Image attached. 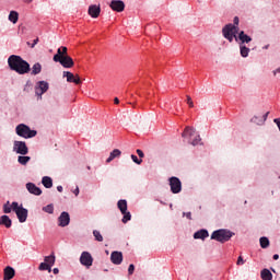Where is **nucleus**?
<instances>
[{"label": "nucleus", "instance_id": "nucleus-31", "mask_svg": "<svg viewBox=\"0 0 280 280\" xmlns=\"http://www.w3.org/2000/svg\"><path fill=\"white\" fill-rule=\"evenodd\" d=\"M63 78H67V82H73V80L75 79L73 73L69 71H63Z\"/></svg>", "mask_w": 280, "mask_h": 280}, {"label": "nucleus", "instance_id": "nucleus-33", "mask_svg": "<svg viewBox=\"0 0 280 280\" xmlns=\"http://www.w3.org/2000/svg\"><path fill=\"white\" fill-rule=\"evenodd\" d=\"M122 215H124L122 217V223L124 224H126L127 222H130L132 215L130 214V212H128V210L125 211V213H122Z\"/></svg>", "mask_w": 280, "mask_h": 280}, {"label": "nucleus", "instance_id": "nucleus-30", "mask_svg": "<svg viewBox=\"0 0 280 280\" xmlns=\"http://www.w3.org/2000/svg\"><path fill=\"white\" fill-rule=\"evenodd\" d=\"M260 246L261 248H268L270 246V241L268 240V237H260Z\"/></svg>", "mask_w": 280, "mask_h": 280}, {"label": "nucleus", "instance_id": "nucleus-16", "mask_svg": "<svg viewBox=\"0 0 280 280\" xmlns=\"http://www.w3.org/2000/svg\"><path fill=\"white\" fill-rule=\"evenodd\" d=\"M15 275H16V271L14 270V268L8 266V267L4 268L3 279L4 280H12V279H14Z\"/></svg>", "mask_w": 280, "mask_h": 280}, {"label": "nucleus", "instance_id": "nucleus-15", "mask_svg": "<svg viewBox=\"0 0 280 280\" xmlns=\"http://www.w3.org/2000/svg\"><path fill=\"white\" fill-rule=\"evenodd\" d=\"M101 12H102V9L100 8V5H96V4L90 5L88 10V13L90 14V16H92V19H97Z\"/></svg>", "mask_w": 280, "mask_h": 280}, {"label": "nucleus", "instance_id": "nucleus-41", "mask_svg": "<svg viewBox=\"0 0 280 280\" xmlns=\"http://www.w3.org/2000/svg\"><path fill=\"white\" fill-rule=\"evenodd\" d=\"M244 264H245L244 258L242 256H238L236 266H244Z\"/></svg>", "mask_w": 280, "mask_h": 280}, {"label": "nucleus", "instance_id": "nucleus-38", "mask_svg": "<svg viewBox=\"0 0 280 280\" xmlns=\"http://www.w3.org/2000/svg\"><path fill=\"white\" fill-rule=\"evenodd\" d=\"M39 270H48V272H51V268L49 267V265H47V262H42L39 265Z\"/></svg>", "mask_w": 280, "mask_h": 280}, {"label": "nucleus", "instance_id": "nucleus-42", "mask_svg": "<svg viewBox=\"0 0 280 280\" xmlns=\"http://www.w3.org/2000/svg\"><path fill=\"white\" fill-rule=\"evenodd\" d=\"M27 45H28L32 49H34V47H36V45H38V38L34 39L32 45L30 44V42H27Z\"/></svg>", "mask_w": 280, "mask_h": 280}, {"label": "nucleus", "instance_id": "nucleus-11", "mask_svg": "<svg viewBox=\"0 0 280 280\" xmlns=\"http://www.w3.org/2000/svg\"><path fill=\"white\" fill-rule=\"evenodd\" d=\"M58 226H69V223L71 222V217L69 215V212H61V214L58 218Z\"/></svg>", "mask_w": 280, "mask_h": 280}, {"label": "nucleus", "instance_id": "nucleus-2", "mask_svg": "<svg viewBox=\"0 0 280 280\" xmlns=\"http://www.w3.org/2000/svg\"><path fill=\"white\" fill-rule=\"evenodd\" d=\"M240 18H234V24H228L223 27L222 34L226 40L233 43V38L237 42V33L240 32Z\"/></svg>", "mask_w": 280, "mask_h": 280}, {"label": "nucleus", "instance_id": "nucleus-34", "mask_svg": "<svg viewBox=\"0 0 280 280\" xmlns=\"http://www.w3.org/2000/svg\"><path fill=\"white\" fill-rule=\"evenodd\" d=\"M93 235H94L96 242H104V236H102V233H100V231L94 230Z\"/></svg>", "mask_w": 280, "mask_h": 280}, {"label": "nucleus", "instance_id": "nucleus-56", "mask_svg": "<svg viewBox=\"0 0 280 280\" xmlns=\"http://www.w3.org/2000/svg\"><path fill=\"white\" fill-rule=\"evenodd\" d=\"M33 0H23L24 3H32Z\"/></svg>", "mask_w": 280, "mask_h": 280}, {"label": "nucleus", "instance_id": "nucleus-51", "mask_svg": "<svg viewBox=\"0 0 280 280\" xmlns=\"http://www.w3.org/2000/svg\"><path fill=\"white\" fill-rule=\"evenodd\" d=\"M52 272H54V275H58V272H60V270L58 268H54Z\"/></svg>", "mask_w": 280, "mask_h": 280}, {"label": "nucleus", "instance_id": "nucleus-19", "mask_svg": "<svg viewBox=\"0 0 280 280\" xmlns=\"http://www.w3.org/2000/svg\"><path fill=\"white\" fill-rule=\"evenodd\" d=\"M208 236H209V231L207 230H200L194 234L195 240H207Z\"/></svg>", "mask_w": 280, "mask_h": 280}, {"label": "nucleus", "instance_id": "nucleus-12", "mask_svg": "<svg viewBox=\"0 0 280 280\" xmlns=\"http://www.w3.org/2000/svg\"><path fill=\"white\" fill-rule=\"evenodd\" d=\"M110 8L114 10V12H124L126 4L121 0H113L110 2Z\"/></svg>", "mask_w": 280, "mask_h": 280}, {"label": "nucleus", "instance_id": "nucleus-20", "mask_svg": "<svg viewBox=\"0 0 280 280\" xmlns=\"http://www.w3.org/2000/svg\"><path fill=\"white\" fill-rule=\"evenodd\" d=\"M119 156H121V151L119 149H115L109 153L106 163H110L112 161H114V159H119Z\"/></svg>", "mask_w": 280, "mask_h": 280}, {"label": "nucleus", "instance_id": "nucleus-17", "mask_svg": "<svg viewBox=\"0 0 280 280\" xmlns=\"http://www.w3.org/2000/svg\"><path fill=\"white\" fill-rule=\"evenodd\" d=\"M237 40H241V45H244V43H250L253 40V38L248 35H246V33H244V31H241L238 33V36H236Z\"/></svg>", "mask_w": 280, "mask_h": 280}, {"label": "nucleus", "instance_id": "nucleus-49", "mask_svg": "<svg viewBox=\"0 0 280 280\" xmlns=\"http://www.w3.org/2000/svg\"><path fill=\"white\" fill-rule=\"evenodd\" d=\"M73 194H74V196H80V188L77 187V188L73 190Z\"/></svg>", "mask_w": 280, "mask_h": 280}, {"label": "nucleus", "instance_id": "nucleus-6", "mask_svg": "<svg viewBox=\"0 0 280 280\" xmlns=\"http://www.w3.org/2000/svg\"><path fill=\"white\" fill-rule=\"evenodd\" d=\"M52 60L55 62H60L61 66L65 67V69H71L73 67V58H71L69 55L60 57V56H54Z\"/></svg>", "mask_w": 280, "mask_h": 280}, {"label": "nucleus", "instance_id": "nucleus-45", "mask_svg": "<svg viewBox=\"0 0 280 280\" xmlns=\"http://www.w3.org/2000/svg\"><path fill=\"white\" fill-rule=\"evenodd\" d=\"M137 154H138V156L140 158V159H143V156H145V154H143V151L142 150H140V149H137Z\"/></svg>", "mask_w": 280, "mask_h": 280}, {"label": "nucleus", "instance_id": "nucleus-47", "mask_svg": "<svg viewBox=\"0 0 280 280\" xmlns=\"http://www.w3.org/2000/svg\"><path fill=\"white\" fill-rule=\"evenodd\" d=\"M60 48H61V54H62L63 56H68V55H67V51H68L67 47H66V46H61Z\"/></svg>", "mask_w": 280, "mask_h": 280}, {"label": "nucleus", "instance_id": "nucleus-53", "mask_svg": "<svg viewBox=\"0 0 280 280\" xmlns=\"http://www.w3.org/2000/svg\"><path fill=\"white\" fill-rule=\"evenodd\" d=\"M62 186H57V191L62 192Z\"/></svg>", "mask_w": 280, "mask_h": 280}, {"label": "nucleus", "instance_id": "nucleus-52", "mask_svg": "<svg viewBox=\"0 0 280 280\" xmlns=\"http://www.w3.org/2000/svg\"><path fill=\"white\" fill-rule=\"evenodd\" d=\"M277 73H280V67L276 70H273V75H277Z\"/></svg>", "mask_w": 280, "mask_h": 280}, {"label": "nucleus", "instance_id": "nucleus-8", "mask_svg": "<svg viewBox=\"0 0 280 280\" xmlns=\"http://www.w3.org/2000/svg\"><path fill=\"white\" fill-rule=\"evenodd\" d=\"M13 150L16 152V154H22V156H25V154L30 152L27 144L23 141H14Z\"/></svg>", "mask_w": 280, "mask_h": 280}, {"label": "nucleus", "instance_id": "nucleus-32", "mask_svg": "<svg viewBox=\"0 0 280 280\" xmlns=\"http://www.w3.org/2000/svg\"><path fill=\"white\" fill-rule=\"evenodd\" d=\"M250 121H252V124H257V126H261V124H264L261 116H254L250 119Z\"/></svg>", "mask_w": 280, "mask_h": 280}, {"label": "nucleus", "instance_id": "nucleus-37", "mask_svg": "<svg viewBox=\"0 0 280 280\" xmlns=\"http://www.w3.org/2000/svg\"><path fill=\"white\" fill-rule=\"evenodd\" d=\"M43 211H45V213H54V203H49V205H47V206H45L44 208H43Z\"/></svg>", "mask_w": 280, "mask_h": 280}, {"label": "nucleus", "instance_id": "nucleus-18", "mask_svg": "<svg viewBox=\"0 0 280 280\" xmlns=\"http://www.w3.org/2000/svg\"><path fill=\"white\" fill-rule=\"evenodd\" d=\"M0 226H5V229H10L12 226V220L8 215L0 217Z\"/></svg>", "mask_w": 280, "mask_h": 280}, {"label": "nucleus", "instance_id": "nucleus-55", "mask_svg": "<svg viewBox=\"0 0 280 280\" xmlns=\"http://www.w3.org/2000/svg\"><path fill=\"white\" fill-rule=\"evenodd\" d=\"M273 259L275 261H277V259H279V255L278 254L273 255Z\"/></svg>", "mask_w": 280, "mask_h": 280}, {"label": "nucleus", "instance_id": "nucleus-23", "mask_svg": "<svg viewBox=\"0 0 280 280\" xmlns=\"http://www.w3.org/2000/svg\"><path fill=\"white\" fill-rule=\"evenodd\" d=\"M194 135H196V129L194 127H186L182 133V137H189L191 139Z\"/></svg>", "mask_w": 280, "mask_h": 280}, {"label": "nucleus", "instance_id": "nucleus-39", "mask_svg": "<svg viewBox=\"0 0 280 280\" xmlns=\"http://www.w3.org/2000/svg\"><path fill=\"white\" fill-rule=\"evenodd\" d=\"M131 160L133 161V163H136L137 165H141V163H143V160L137 158V155L131 154Z\"/></svg>", "mask_w": 280, "mask_h": 280}, {"label": "nucleus", "instance_id": "nucleus-43", "mask_svg": "<svg viewBox=\"0 0 280 280\" xmlns=\"http://www.w3.org/2000/svg\"><path fill=\"white\" fill-rule=\"evenodd\" d=\"M128 275H135V265H129Z\"/></svg>", "mask_w": 280, "mask_h": 280}, {"label": "nucleus", "instance_id": "nucleus-7", "mask_svg": "<svg viewBox=\"0 0 280 280\" xmlns=\"http://www.w3.org/2000/svg\"><path fill=\"white\" fill-rule=\"evenodd\" d=\"M168 183L172 194H180L183 191V183L178 177H171Z\"/></svg>", "mask_w": 280, "mask_h": 280}, {"label": "nucleus", "instance_id": "nucleus-28", "mask_svg": "<svg viewBox=\"0 0 280 280\" xmlns=\"http://www.w3.org/2000/svg\"><path fill=\"white\" fill-rule=\"evenodd\" d=\"M9 21H11V23H19V12L16 11H11L9 14Z\"/></svg>", "mask_w": 280, "mask_h": 280}, {"label": "nucleus", "instance_id": "nucleus-26", "mask_svg": "<svg viewBox=\"0 0 280 280\" xmlns=\"http://www.w3.org/2000/svg\"><path fill=\"white\" fill-rule=\"evenodd\" d=\"M260 277L262 280H272V272L268 269H262L260 272Z\"/></svg>", "mask_w": 280, "mask_h": 280}, {"label": "nucleus", "instance_id": "nucleus-48", "mask_svg": "<svg viewBox=\"0 0 280 280\" xmlns=\"http://www.w3.org/2000/svg\"><path fill=\"white\" fill-rule=\"evenodd\" d=\"M268 115H270V112H267L262 117L261 120L265 122L266 119H268Z\"/></svg>", "mask_w": 280, "mask_h": 280}, {"label": "nucleus", "instance_id": "nucleus-54", "mask_svg": "<svg viewBox=\"0 0 280 280\" xmlns=\"http://www.w3.org/2000/svg\"><path fill=\"white\" fill-rule=\"evenodd\" d=\"M114 103H115V104H119V98H118V97H115V98H114Z\"/></svg>", "mask_w": 280, "mask_h": 280}, {"label": "nucleus", "instance_id": "nucleus-40", "mask_svg": "<svg viewBox=\"0 0 280 280\" xmlns=\"http://www.w3.org/2000/svg\"><path fill=\"white\" fill-rule=\"evenodd\" d=\"M187 104L189 106V108H194V101H191V96L187 95Z\"/></svg>", "mask_w": 280, "mask_h": 280}, {"label": "nucleus", "instance_id": "nucleus-5", "mask_svg": "<svg viewBox=\"0 0 280 280\" xmlns=\"http://www.w3.org/2000/svg\"><path fill=\"white\" fill-rule=\"evenodd\" d=\"M11 207L18 215L19 222L23 223L27 221V209L23 208V205L19 206V202L13 201Z\"/></svg>", "mask_w": 280, "mask_h": 280}, {"label": "nucleus", "instance_id": "nucleus-22", "mask_svg": "<svg viewBox=\"0 0 280 280\" xmlns=\"http://www.w3.org/2000/svg\"><path fill=\"white\" fill-rule=\"evenodd\" d=\"M117 207L121 213H126V211H128V201H126L125 199H120L117 202Z\"/></svg>", "mask_w": 280, "mask_h": 280}, {"label": "nucleus", "instance_id": "nucleus-50", "mask_svg": "<svg viewBox=\"0 0 280 280\" xmlns=\"http://www.w3.org/2000/svg\"><path fill=\"white\" fill-rule=\"evenodd\" d=\"M184 215H186V218H187L188 220H191V212H187V213L184 212Z\"/></svg>", "mask_w": 280, "mask_h": 280}, {"label": "nucleus", "instance_id": "nucleus-21", "mask_svg": "<svg viewBox=\"0 0 280 280\" xmlns=\"http://www.w3.org/2000/svg\"><path fill=\"white\" fill-rule=\"evenodd\" d=\"M42 184L44 187H46V189H51L54 187V179H51L49 176H44L42 178Z\"/></svg>", "mask_w": 280, "mask_h": 280}, {"label": "nucleus", "instance_id": "nucleus-1", "mask_svg": "<svg viewBox=\"0 0 280 280\" xmlns=\"http://www.w3.org/2000/svg\"><path fill=\"white\" fill-rule=\"evenodd\" d=\"M8 65L11 71H15L19 75H25V73H30V71H32L30 62L19 55H11L8 58Z\"/></svg>", "mask_w": 280, "mask_h": 280}, {"label": "nucleus", "instance_id": "nucleus-29", "mask_svg": "<svg viewBox=\"0 0 280 280\" xmlns=\"http://www.w3.org/2000/svg\"><path fill=\"white\" fill-rule=\"evenodd\" d=\"M30 161H31L30 156L20 155L18 158V163H20V165H27V163H30Z\"/></svg>", "mask_w": 280, "mask_h": 280}, {"label": "nucleus", "instance_id": "nucleus-3", "mask_svg": "<svg viewBox=\"0 0 280 280\" xmlns=\"http://www.w3.org/2000/svg\"><path fill=\"white\" fill-rule=\"evenodd\" d=\"M233 235H235V233L231 232L230 230L221 229L212 232L211 240H215V242L224 244V242H229Z\"/></svg>", "mask_w": 280, "mask_h": 280}, {"label": "nucleus", "instance_id": "nucleus-4", "mask_svg": "<svg viewBox=\"0 0 280 280\" xmlns=\"http://www.w3.org/2000/svg\"><path fill=\"white\" fill-rule=\"evenodd\" d=\"M15 132L18 137H22L23 139H32L37 135L36 130H32L30 126L25 124L18 125Z\"/></svg>", "mask_w": 280, "mask_h": 280}, {"label": "nucleus", "instance_id": "nucleus-35", "mask_svg": "<svg viewBox=\"0 0 280 280\" xmlns=\"http://www.w3.org/2000/svg\"><path fill=\"white\" fill-rule=\"evenodd\" d=\"M12 211H13L12 203L10 205V201L4 203V206H3V213H12Z\"/></svg>", "mask_w": 280, "mask_h": 280}, {"label": "nucleus", "instance_id": "nucleus-57", "mask_svg": "<svg viewBox=\"0 0 280 280\" xmlns=\"http://www.w3.org/2000/svg\"><path fill=\"white\" fill-rule=\"evenodd\" d=\"M88 170H91V166H88Z\"/></svg>", "mask_w": 280, "mask_h": 280}, {"label": "nucleus", "instance_id": "nucleus-46", "mask_svg": "<svg viewBox=\"0 0 280 280\" xmlns=\"http://www.w3.org/2000/svg\"><path fill=\"white\" fill-rule=\"evenodd\" d=\"M55 56H59L60 58H65L62 55V48H58L57 54Z\"/></svg>", "mask_w": 280, "mask_h": 280}, {"label": "nucleus", "instance_id": "nucleus-10", "mask_svg": "<svg viewBox=\"0 0 280 280\" xmlns=\"http://www.w3.org/2000/svg\"><path fill=\"white\" fill-rule=\"evenodd\" d=\"M49 91V83L46 81H39L36 84L35 93L40 97V95H45Z\"/></svg>", "mask_w": 280, "mask_h": 280}, {"label": "nucleus", "instance_id": "nucleus-25", "mask_svg": "<svg viewBox=\"0 0 280 280\" xmlns=\"http://www.w3.org/2000/svg\"><path fill=\"white\" fill-rule=\"evenodd\" d=\"M240 51L242 58H248V54H250V48L244 46L243 44H240Z\"/></svg>", "mask_w": 280, "mask_h": 280}, {"label": "nucleus", "instance_id": "nucleus-36", "mask_svg": "<svg viewBox=\"0 0 280 280\" xmlns=\"http://www.w3.org/2000/svg\"><path fill=\"white\" fill-rule=\"evenodd\" d=\"M202 141V138H200V135H197L194 140H189L190 145H198Z\"/></svg>", "mask_w": 280, "mask_h": 280}, {"label": "nucleus", "instance_id": "nucleus-9", "mask_svg": "<svg viewBox=\"0 0 280 280\" xmlns=\"http://www.w3.org/2000/svg\"><path fill=\"white\" fill-rule=\"evenodd\" d=\"M80 264L86 268H91L93 266V256H91V253L83 252L80 257Z\"/></svg>", "mask_w": 280, "mask_h": 280}, {"label": "nucleus", "instance_id": "nucleus-24", "mask_svg": "<svg viewBox=\"0 0 280 280\" xmlns=\"http://www.w3.org/2000/svg\"><path fill=\"white\" fill-rule=\"evenodd\" d=\"M40 71H43V66L40 62H36L31 69V75H38Z\"/></svg>", "mask_w": 280, "mask_h": 280}, {"label": "nucleus", "instance_id": "nucleus-13", "mask_svg": "<svg viewBox=\"0 0 280 280\" xmlns=\"http://www.w3.org/2000/svg\"><path fill=\"white\" fill-rule=\"evenodd\" d=\"M110 261L112 264H115V266H120L121 261H124V254L121 252H113Z\"/></svg>", "mask_w": 280, "mask_h": 280}, {"label": "nucleus", "instance_id": "nucleus-44", "mask_svg": "<svg viewBox=\"0 0 280 280\" xmlns=\"http://www.w3.org/2000/svg\"><path fill=\"white\" fill-rule=\"evenodd\" d=\"M72 82H73V84H82V80H80L79 75H75L74 80Z\"/></svg>", "mask_w": 280, "mask_h": 280}, {"label": "nucleus", "instance_id": "nucleus-14", "mask_svg": "<svg viewBox=\"0 0 280 280\" xmlns=\"http://www.w3.org/2000/svg\"><path fill=\"white\" fill-rule=\"evenodd\" d=\"M26 189L28 194H32L33 196H40V194H43V190L34 183H27Z\"/></svg>", "mask_w": 280, "mask_h": 280}, {"label": "nucleus", "instance_id": "nucleus-27", "mask_svg": "<svg viewBox=\"0 0 280 280\" xmlns=\"http://www.w3.org/2000/svg\"><path fill=\"white\" fill-rule=\"evenodd\" d=\"M44 262L49 265V267L51 268V266H54V264H56V255L51 254L50 256H46L44 258Z\"/></svg>", "mask_w": 280, "mask_h": 280}]
</instances>
